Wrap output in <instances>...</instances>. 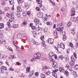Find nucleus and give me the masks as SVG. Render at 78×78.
I'll use <instances>...</instances> for the list:
<instances>
[{"label": "nucleus", "mask_w": 78, "mask_h": 78, "mask_svg": "<svg viewBox=\"0 0 78 78\" xmlns=\"http://www.w3.org/2000/svg\"><path fill=\"white\" fill-rule=\"evenodd\" d=\"M36 58H35V57H34V58H33L31 59V61L32 62L35 61H36Z\"/></svg>", "instance_id": "obj_37"}, {"label": "nucleus", "mask_w": 78, "mask_h": 78, "mask_svg": "<svg viewBox=\"0 0 78 78\" xmlns=\"http://www.w3.org/2000/svg\"><path fill=\"white\" fill-rule=\"evenodd\" d=\"M48 30V29L47 28H45L44 29V32H47V30Z\"/></svg>", "instance_id": "obj_59"}, {"label": "nucleus", "mask_w": 78, "mask_h": 78, "mask_svg": "<svg viewBox=\"0 0 78 78\" xmlns=\"http://www.w3.org/2000/svg\"><path fill=\"white\" fill-rule=\"evenodd\" d=\"M74 76H75L74 78H77V77H78V75L76 73L75 74H74Z\"/></svg>", "instance_id": "obj_50"}, {"label": "nucleus", "mask_w": 78, "mask_h": 78, "mask_svg": "<svg viewBox=\"0 0 78 78\" xmlns=\"http://www.w3.org/2000/svg\"><path fill=\"white\" fill-rule=\"evenodd\" d=\"M60 47L62 49H64V48H65V47H64V44L62 46H61Z\"/></svg>", "instance_id": "obj_54"}, {"label": "nucleus", "mask_w": 78, "mask_h": 78, "mask_svg": "<svg viewBox=\"0 0 78 78\" xmlns=\"http://www.w3.org/2000/svg\"><path fill=\"white\" fill-rule=\"evenodd\" d=\"M49 56H51L52 57V56H54V53H53V52H51L49 54Z\"/></svg>", "instance_id": "obj_23"}, {"label": "nucleus", "mask_w": 78, "mask_h": 78, "mask_svg": "<svg viewBox=\"0 0 78 78\" xmlns=\"http://www.w3.org/2000/svg\"><path fill=\"white\" fill-rule=\"evenodd\" d=\"M21 76V77H25V75L23 74H22L21 75H20Z\"/></svg>", "instance_id": "obj_61"}, {"label": "nucleus", "mask_w": 78, "mask_h": 78, "mask_svg": "<svg viewBox=\"0 0 78 78\" xmlns=\"http://www.w3.org/2000/svg\"><path fill=\"white\" fill-rule=\"evenodd\" d=\"M0 72L1 73H3L5 72L3 69L2 68L0 69Z\"/></svg>", "instance_id": "obj_36"}, {"label": "nucleus", "mask_w": 78, "mask_h": 78, "mask_svg": "<svg viewBox=\"0 0 78 78\" xmlns=\"http://www.w3.org/2000/svg\"><path fill=\"white\" fill-rule=\"evenodd\" d=\"M74 64H75V62H72V61H70L69 62V64L71 66H74Z\"/></svg>", "instance_id": "obj_13"}, {"label": "nucleus", "mask_w": 78, "mask_h": 78, "mask_svg": "<svg viewBox=\"0 0 78 78\" xmlns=\"http://www.w3.org/2000/svg\"><path fill=\"white\" fill-rule=\"evenodd\" d=\"M35 75H36V76H38L39 75V73H35Z\"/></svg>", "instance_id": "obj_63"}, {"label": "nucleus", "mask_w": 78, "mask_h": 78, "mask_svg": "<svg viewBox=\"0 0 78 78\" xmlns=\"http://www.w3.org/2000/svg\"><path fill=\"white\" fill-rule=\"evenodd\" d=\"M7 56L6 55H1L0 58L1 59H5V58H6Z\"/></svg>", "instance_id": "obj_14"}, {"label": "nucleus", "mask_w": 78, "mask_h": 78, "mask_svg": "<svg viewBox=\"0 0 78 78\" xmlns=\"http://www.w3.org/2000/svg\"><path fill=\"white\" fill-rule=\"evenodd\" d=\"M23 15L24 16H26V15H27V13L26 12H23Z\"/></svg>", "instance_id": "obj_58"}, {"label": "nucleus", "mask_w": 78, "mask_h": 78, "mask_svg": "<svg viewBox=\"0 0 78 78\" xmlns=\"http://www.w3.org/2000/svg\"><path fill=\"white\" fill-rule=\"evenodd\" d=\"M41 78H45V75L43 73H41L40 74Z\"/></svg>", "instance_id": "obj_19"}, {"label": "nucleus", "mask_w": 78, "mask_h": 78, "mask_svg": "<svg viewBox=\"0 0 78 78\" xmlns=\"http://www.w3.org/2000/svg\"><path fill=\"white\" fill-rule=\"evenodd\" d=\"M6 16L7 17H9V18H11V17H12V16H11V14L9 13L7 14Z\"/></svg>", "instance_id": "obj_29"}, {"label": "nucleus", "mask_w": 78, "mask_h": 78, "mask_svg": "<svg viewBox=\"0 0 78 78\" xmlns=\"http://www.w3.org/2000/svg\"><path fill=\"white\" fill-rule=\"evenodd\" d=\"M40 38L41 41H43V40H44V36H42L41 37H40Z\"/></svg>", "instance_id": "obj_45"}, {"label": "nucleus", "mask_w": 78, "mask_h": 78, "mask_svg": "<svg viewBox=\"0 0 78 78\" xmlns=\"http://www.w3.org/2000/svg\"><path fill=\"white\" fill-rule=\"evenodd\" d=\"M75 10L74 9V8H72L71 9V16H75Z\"/></svg>", "instance_id": "obj_5"}, {"label": "nucleus", "mask_w": 78, "mask_h": 78, "mask_svg": "<svg viewBox=\"0 0 78 78\" xmlns=\"http://www.w3.org/2000/svg\"><path fill=\"white\" fill-rule=\"evenodd\" d=\"M39 17L41 18L43 16V13H39L37 14Z\"/></svg>", "instance_id": "obj_16"}, {"label": "nucleus", "mask_w": 78, "mask_h": 78, "mask_svg": "<svg viewBox=\"0 0 78 78\" xmlns=\"http://www.w3.org/2000/svg\"><path fill=\"white\" fill-rule=\"evenodd\" d=\"M74 69L75 70H78V65H76L74 66Z\"/></svg>", "instance_id": "obj_31"}, {"label": "nucleus", "mask_w": 78, "mask_h": 78, "mask_svg": "<svg viewBox=\"0 0 78 78\" xmlns=\"http://www.w3.org/2000/svg\"><path fill=\"white\" fill-rule=\"evenodd\" d=\"M61 11H62V12H64V11H65V9H64V8H62L61 9Z\"/></svg>", "instance_id": "obj_53"}, {"label": "nucleus", "mask_w": 78, "mask_h": 78, "mask_svg": "<svg viewBox=\"0 0 78 78\" xmlns=\"http://www.w3.org/2000/svg\"><path fill=\"white\" fill-rule=\"evenodd\" d=\"M16 49L17 50L19 51V50H20V48H19V46H17L16 47Z\"/></svg>", "instance_id": "obj_60"}, {"label": "nucleus", "mask_w": 78, "mask_h": 78, "mask_svg": "<svg viewBox=\"0 0 78 78\" xmlns=\"http://www.w3.org/2000/svg\"><path fill=\"white\" fill-rule=\"evenodd\" d=\"M8 50L9 51H13L12 49V48H8Z\"/></svg>", "instance_id": "obj_46"}, {"label": "nucleus", "mask_w": 78, "mask_h": 78, "mask_svg": "<svg viewBox=\"0 0 78 78\" xmlns=\"http://www.w3.org/2000/svg\"><path fill=\"white\" fill-rule=\"evenodd\" d=\"M18 25L17 24H15L13 25V27L14 28H17L18 27Z\"/></svg>", "instance_id": "obj_51"}, {"label": "nucleus", "mask_w": 78, "mask_h": 78, "mask_svg": "<svg viewBox=\"0 0 78 78\" xmlns=\"http://www.w3.org/2000/svg\"><path fill=\"white\" fill-rule=\"evenodd\" d=\"M42 30V28H41L38 26V27H36V30L37 31H41Z\"/></svg>", "instance_id": "obj_12"}, {"label": "nucleus", "mask_w": 78, "mask_h": 78, "mask_svg": "<svg viewBox=\"0 0 78 78\" xmlns=\"http://www.w3.org/2000/svg\"><path fill=\"white\" fill-rule=\"evenodd\" d=\"M30 68L29 67H27V68L26 72V73H28L29 72H30Z\"/></svg>", "instance_id": "obj_24"}, {"label": "nucleus", "mask_w": 78, "mask_h": 78, "mask_svg": "<svg viewBox=\"0 0 78 78\" xmlns=\"http://www.w3.org/2000/svg\"><path fill=\"white\" fill-rule=\"evenodd\" d=\"M65 59L66 61H69V57L67 55H66L65 56Z\"/></svg>", "instance_id": "obj_20"}, {"label": "nucleus", "mask_w": 78, "mask_h": 78, "mask_svg": "<svg viewBox=\"0 0 78 78\" xmlns=\"http://www.w3.org/2000/svg\"><path fill=\"white\" fill-rule=\"evenodd\" d=\"M58 70H59V71H60V72H62V73L64 72V68L60 67H59L58 69L54 70L52 71V76H54L55 77L57 76V74H56V72H58Z\"/></svg>", "instance_id": "obj_1"}, {"label": "nucleus", "mask_w": 78, "mask_h": 78, "mask_svg": "<svg viewBox=\"0 0 78 78\" xmlns=\"http://www.w3.org/2000/svg\"><path fill=\"white\" fill-rule=\"evenodd\" d=\"M36 9L37 11H39L40 10V9L39 7H37L36 8Z\"/></svg>", "instance_id": "obj_57"}, {"label": "nucleus", "mask_w": 78, "mask_h": 78, "mask_svg": "<svg viewBox=\"0 0 78 78\" xmlns=\"http://www.w3.org/2000/svg\"><path fill=\"white\" fill-rule=\"evenodd\" d=\"M14 19L13 18H10L9 20V21L10 22H13L14 21Z\"/></svg>", "instance_id": "obj_43"}, {"label": "nucleus", "mask_w": 78, "mask_h": 78, "mask_svg": "<svg viewBox=\"0 0 78 78\" xmlns=\"http://www.w3.org/2000/svg\"><path fill=\"white\" fill-rule=\"evenodd\" d=\"M49 60H50V61H51L52 63L55 62V60H54V59L52 58H49Z\"/></svg>", "instance_id": "obj_41"}, {"label": "nucleus", "mask_w": 78, "mask_h": 78, "mask_svg": "<svg viewBox=\"0 0 78 78\" xmlns=\"http://www.w3.org/2000/svg\"><path fill=\"white\" fill-rule=\"evenodd\" d=\"M71 34L73 35H74L75 34V30L74 29H71Z\"/></svg>", "instance_id": "obj_17"}, {"label": "nucleus", "mask_w": 78, "mask_h": 78, "mask_svg": "<svg viewBox=\"0 0 78 78\" xmlns=\"http://www.w3.org/2000/svg\"><path fill=\"white\" fill-rule=\"evenodd\" d=\"M4 27V24L3 23H0V28H3Z\"/></svg>", "instance_id": "obj_30"}, {"label": "nucleus", "mask_w": 78, "mask_h": 78, "mask_svg": "<svg viewBox=\"0 0 78 78\" xmlns=\"http://www.w3.org/2000/svg\"><path fill=\"white\" fill-rule=\"evenodd\" d=\"M73 55L74 56V57H75V58H76V54L75 53H74Z\"/></svg>", "instance_id": "obj_56"}, {"label": "nucleus", "mask_w": 78, "mask_h": 78, "mask_svg": "<svg viewBox=\"0 0 78 78\" xmlns=\"http://www.w3.org/2000/svg\"><path fill=\"white\" fill-rule=\"evenodd\" d=\"M43 70H45V73L46 75H50V72L49 71V70L48 69V67L47 66H45L43 68Z\"/></svg>", "instance_id": "obj_2"}, {"label": "nucleus", "mask_w": 78, "mask_h": 78, "mask_svg": "<svg viewBox=\"0 0 78 78\" xmlns=\"http://www.w3.org/2000/svg\"><path fill=\"white\" fill-rule=\"evenodd\" d=\"M53 68H54V69H56L58 66V63H57L56 62H53Z\"/></svg>", "instance_id": "obj_4"}, {"label": "nucleus", "mask_w": 78, "mask_h": 78, "mask_svg": "<svg viewBox=\"0 0 78 78\" xmlns=\"http://www.w3.org/2000/svg\"><path fill=\"white\" fill-rule=\"evenodd\" d=\"M9 1L11 5H13L14 4V0H9Z\"/></svg>", "instance_id": "obj_28"}, {"label": "nucleus", "mask_w": 78, "mask_h": 78, "mask_svg": "<svg viewBox=\"0 0 78 78\" xmlns=\"http://www.w3.org/2000/svg\"><path fill=\"white\" fill-rule=\"evenodd\" d=\"M66 36L65 35H64L63 37L62 40L63 41H65L66 40Z\"/></svg>", "instance_id": "obj_32"}, {"label": "nucleus", "mask_w": 78, "mask_h": 78, "mask_svg": "<svg viewBox=\"0 0 78 78\" xmlns=\"http://www.w3.org/2000/svg\"><path fill=\"white\" fill-rule=\"evenodd\" d=\"M34 23H36L37 24H38L40 23V20L39 19H34Z\"/></svg>", "instance_id": "obj_8"}, {"label": "nucleus", "mask_w": 78, "mask_h": 78, "mask_svg": "<svg viewBox=\"0 0 78 78\" xmlns=\"http://www.w3.org/2000/svg\"><path fill=\"white\" fill-rule=\"evenodd\" d=\"M17 37L18 39H20L22 37V35L20 34H18L17 35Z\"/></svg>", "instance_id": "obj_21"}, {"label": "nucleus", "mask_w": 78, "mask_h": 78, "mask_svg": "<svg viewBox=\"0 0 78 78\" xmlns=\"http://www.w3.org/2000/svg\"><path fill=\"white\" fill-rule=\"evenodd\" d=\"M17 64L18 65V66H21V63H20V62H17Z\"/></svg>", "instance_id": "obj_55"}, {"label": "nucleus", "mask_w": 78, "mask_h": 78, "mask_svg": "<svg viewBox=\"0 0 78 78\" xmlns=\"http://www.w3.org/2000/svg\"><path fill=\"white\" fill-rule=\"evenodd\" d=\"M59 58L60 59H63L64 58L63 57V56L62 55H61L59 56Z\"/></svg>", "instance_id": "obj_44"}, {"label": "nucleus", "mask_w": 78, "mask_h": 78, "mask_svg": "<svg viewBox=\"0 0 78 78\" xmlns=\"http://www.w3.org/2000/svg\"><path fill=\"white\" fill-rule=\"evenodd\" d=\"M53 34L54 36H57V31H54L53 32Z\"/></svg>", "instance_id": "obj_40"}, {"label": "nucleus", "mask_w": 78, "mask_h": 78, "mask_svg": "<svg viewBox=\"0 0 78 78\" xmlns=\"http://www.w3.org/2000/svg\"><path fill=\"white\" fill-rule=\"evenodd\" d=\"M56 30L58 31H60V27H57L56 28Z\"/></svg>", "instance_id": "obj_49"}, {"label": "nucleus", "mask_w": 78, "mask_h": 78, "mask_svg": "<svg viewBox=\"0 0 78 78\" xmlns=\"http://www.w3.org/2000/svg\"><path fill=\"white\" fill-rule=\"evenodd\" d=\"M7 26L9 27V28H11V24H10V22H8L7 23Z\"/></svg>", "instance_id": "obj_34"}, {"label": "nucleus", "mask_w": 78, "mask_h": 78, "mask_svg": "<svg viewBox=\"0 0 78 78\" xmlns=\"http://www.w3.org/2000/svg\"><path fill=\"white\" fill-rule=\"evenodd\" d=\"M31 28H32V29H33H33L35 30L36 28V27H35L34 26H32L31 27Z\"/></svg>", "instance_id": "obj_52"}, {"label": "nucleus", "mask_w": 78, "mask_h": 78, "mask_svg": "<svg viewBox=\"0 0 78 78\" xmlns=\"http://www.w3.org/2000/svg\"><path fill=\"white\" fill-rule=\"evenodd\" d=\"M6 4V2H3L2 3V5H5Z\"/></svg>", "instance_id": "obj_62"}, {"label": "nucleus", "mask_w": 78, "mask_h": 78, "mask_svg": "<svg viewBox=\"0 0 78 78\" xmlns=\"http://www.w3.org/2000/svg\"><path fill=\"white\" fill-rule=\"evenodd\" d=\"M36 2H38L39 7H42V1L41 0H36Z\"/></svg>", "instance_id": "obj_7"}, {"label": "nucleus", "mask_w": 78, "mask_h": 78, "mask_svg": "<svg viewBox=\"0 0 78 78\" xmlns=\"http://www.w3.org/2000/svg\"><path fill=\"white\" fill-rule=\"evenodd\" d=\"M76 47L78 48V43L76 42Z\"/></svg>", "instance_id": "obj_64"}, {"label": "nucleus", "mask_w": 78, "mask_h": 78, "mask_svg": "<svg viewBox=\"0 0 78 78\" xmlns=\"http://www.w3.org/2000/svg\"><path fill=\"white\" fill-rule=\"evenodd\" d=\"M68 70H69V71H70V72H72V67L70 66H69V68H67Z\"/></svg>", "instance_id": "obj_25"}, {"label": "nucleus", "mask_w": 78, "mask_h": 78, "mask_svg": "<svg viewBox=\"0 0 78 78\" xmlns=\"http://www.w3.org/2000/svg\"><path fill=\"white\" fill-rule=\"evenodd\" d=\"M33 43L34 44H35V45H40V44L38 42H35V41H34Z\"/></svg>", "instance_id": "obj_22"}, {"label": "nucleus", "mask_w": 78, "mask_h": 78, "mask_svg": "<svg viewBox=\"0 0 78 78\" xmlns=\"http://www.w3.org/2000/svg\"><path fill=\"white\" fill-rule=\"evenodd\" d=\"M34 56L35 59H40L41 55L39 53H37V54H35L34 55Z\"/></svg>", "instance_id": "obj_3"}, {"label": "nucleus", "mask_w": 78, "mask_h": 78, "mask_svg": "<svg viewBox=\"0 0 78 78\" xmlns=\"http://www.w3.org/2000/svg\"><path fill=\"white\" fill-rule=\"evenodd\" d=\"M72 22L70 21L69 22V23H67V25L68 27H70V25H72Z\"/></svg>", "instance_id": "obj_39"}, {"label": "nucleus", "mask_w": 78, "mask_h": 78, "mask_svg": "<svg viewBox=\"0 0 78 78\" xmlns=\"http://www.w3.org/2000/svg\"><path fill=\"white\" fill-rule=\"evenodd\" d=\"M60 31L61 32V33H62V32L63 30L64 29V28H63V27H62L61 28L60 27Z\"/></svg>", "instance_id": "obj_47"}, {"label": "nucleus", "mask_w": 78, "mask_h": 78, "mask_svg": "<svg viewBox=\"0 0 78 78\" xmlns=\"http://www.w3.org/2000/svg\"><path fill=\"white\" fill-rule=\"evenodd\" d=\"M41 59L42 60H43L44 61H46V60H47V58L42 57L41 58Z\"/></svg>", "instance_id": "obj_48"}, {"label": "nucleus", "mask_w": 78, "mask_h": 78, "mask_svg": "<svg viewBox=\"0 0 78 78\" xmlns=\"http://www.w3.org/2000/svg\"><path fill=\"white\" fill-rule=\"evenodd\" d=\"M27 23V20H24L23 23V24L24 25H26Z\"/></svg>", "instance_id": "obj_35"}, {"label": "nucleus", "mask_w": 78, "mask_h": 78, "mask_svg": "<svg viewBox=\"0 0 78 78\" xmlns=\"http://www.w3.org/2000/svg\"><path fill=\"white\" fill-rule=\"evenodd\" d=\"M54 41V39L51 38H49L48 40V42L49 44H53Z\"/></svg>", "instance_id": "obj_6"}, {"label": "nucleus", "mask_w": 78, "mask_h": 78, "mask_svg": "<svg viewBox=\"0 0 78 78\" xmlns=\"http://www.w3.org/2000/svg\"><path fill=\"white\" fill-rule=\"evenodd\" d=\"M17 11H18V12H21V11H22V9H21V8H20V6H19L18 7H17Z\"/></svg>", "instance_id": "obj_15"}, {"label": "nucleus", "mask_w": 78, "mask_h": 78, "mask_svg": "<svg viewBox=\"0 0 78 78\" xmlns=\"http://www.w3.org/2000/svg\"><path fill=\"white\" fill-rule=\"evenodd\" d=\"M41 45H43L44 47H45L46 45H45V41H42V42L41 43Z\"/></svg>", "instance_id": "obj_18"}, {"label": "nucleus", "mask_w": 78, "mask_h": 78, "mask_svg": "<svg viewBox=\"0 0 78 78\" xmlns=\"http://www.w3.org/2000/svg\"><path fill=\"white\" fill-rule=\"evenodd\" d=\"M64 73L65 75L66 76H69V73L67 71H64Z\"/></svg>", "instance_id": "obj_9"}, {"label": "nucleus", "mask_w": 78, "mask_h": 78, "mask_svg": "<svg viewBox=\"0 0 78 78\" xmlns=\"http://www.w3.org/2000/svg\"><path fill=\"white\" fill-rule=\"evenodd\" d=\"M24 7L25 8H29V7L28 6V4L27 3H25Z\"/></svg>", "instance_id": "obj_38"}, {"label": "nucleus", "mask_w": 78, "mask_h": 78, "mask_svg": "<svg viewBox=\"0 0 78 78\" xmlns=\"http://www.w3.org/2000/svg\"><path fill=\"white\" fill-rule=\"evenodd\" d=\"M19 4L21 3H22L23 2V0H17Z\"/></svg>", "instance_id": "obj_26"}, {"label": "nucleus", "mask_w": 78, "mask_h": 78, "mask_svg": "<svg viewBox=\"0 0 78 78\" xmlns=\"http://www.w3.org/2000/svg\"><path fill=\"white\" fill-rule=\"evenodd\" d=\"M46 24L48 25H52V23L51 22L48 21L46 22Z\"/></svg>", "instance_id": "obj_27"}, {"label": "nucleus", "mask_w": 78, "mask_h": 78, "mask_svg": "<svg viewBox=\"0 0 78 78\" xmlns=\"http://www.w3.org/2000/svg\"><path fill=\"white\" fill-rule=\"evenodd\" d=\"M1 44H6V41L4 40L3 39H1Z\"/></svg>", "instance_id": "obj_11"}, {"label": "nucleus", "mask_w": 78, "mask_h": 78, "mask_svg": "<svg viewBox=\"0 0 78 78\" xmlns=\"http://www.w3.org/2000/svg\"><path fill=\"white\" fill-rule=\"evenodd\" d=\"M1 68L4 70H7V68L6 67H5V66H2Z\"/></svg>", "instance_id": "obj_33"}, {"label": "nucleus", "mask_w": 78, "mask_h": 78, "mask_svg": "<svg viewBox=\"0 0 78 78\" xmlns=\"http://www.w3.org/2000/svg\"><path fill=\"white\" fill-rule=\"evenodd\" d=\"M69 46L71 47L72 48H73V44L71 42H70L69 44Z\"/></svg>", "instance_id": "obj_42"}, {"label": "nucleus", "mask_w": 78, "mask_h": 78, "mask_svg": "<svg viewBox=\"0 0 78 78\" xmlns=\"http://www.w3.org/2000/svg\"><path fill=\"white\" fill-rule=\"evenodd\" d=\"M71 61H72L73 62H74L75 61V57L74 56L72 55L71 57Z\"/></svg>", "instance_id": "obj_10"}]
</instances>
